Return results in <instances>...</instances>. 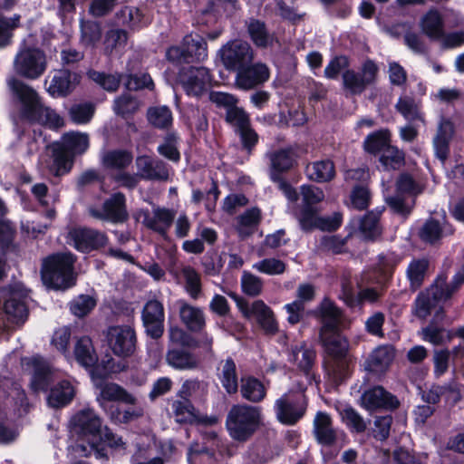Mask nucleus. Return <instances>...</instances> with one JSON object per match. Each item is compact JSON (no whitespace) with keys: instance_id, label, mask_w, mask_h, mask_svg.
Wrapping results in <instances>:
<instances>
[{"instance_id":"f257e3e1","label":"nucleus","mask_w":464,"mask_h":464,"mask_svg":"<svg viewBox=\"0 0 464 464\" xmlns=\"http://www.w3.org/2000/svg\"><path fill=\"white\" fill-rule=\"evenodd\" d=\"M6 83L12 93L21 102L20 115L23 119L51 129L63 126V119L43 102L41 96L33 87L15 76H10Z\"/></svg>"},{"instance_id":"f03ea898","label":"nucleus","mask_w":464,"mask_h":464,"mask_svg":"<svg viewBox=\"0 0 464 464\" xmlns=\"http://www.w3.org/2000/svg\"><path fill=\"white\" fill-rule=\"evenodd\" d=\"M75 261V256L70 252L53 254L44 259L41 270L44 283L54 289H67L74 285Z\"/></svg>"},{"instance_id":"7ed1b4c3","label":"nucleus","mask_w":464,"mask_h":464,"mask_svg":"<svg viewBox=\"0 0 464 464\" xmlns=\"http://www.w3.org/2000/svg\"><path fill=\"white\" fill-rule=\"evenodd\" d=\"M208 57V44L198 34H187L181 45L169 47L166 52V58L173 63H189L202 62Z\"/></svg>"},{"instance_id":"20e7f679","label":"nucleus","mask_w":464,"mask_h":464,"mask_svg":"<svg viewBox=\"0 0 464 464\" xmlns=\"http://www.w3.org/2000/svg\"><path fill=\"white\" fill-rule=\"evenodd\" d=\"M46 56L37 48H25L20 51L14 60V72L25 79L35 80L45 72Z\"/></svg>"},{"instance_id":"39448f33","label":"nucleus","mask_w":464,"mask_h":464,"mask_svg":"<svg viewBox=\"0 0 464 464\" xmlns=\"http://www.w3.org/2000/svg\"><path fill=\"white\" fill-rule=\"evenodd\" d=\"M319 336L326 353L334 360L329 365L331 371L336 377H341L343 371L347 367V340L338 333V330L320 332Z\"/></svg>"},{"instance_id":"423d86ee","label":"nucleus","mask_w":464,"mask_h":464,"mask_svg":"<svg viewBox=\"0 0 464 464\" xmlns=\"http://www.w3.org/2000/svg\"><path fill=\"white\" fill-rule=\"evenodd\" d=\"M71 430L82 440L100 442L102 439V419L92 409H84L73 415L70 420Z\"/></svg>"},{"instance_id":"0eeeda50","label":"nucleus","mask_w":464,"mask_h":464,"mask_svg":"<svg viewBox=\"0 0 464 464\" xmlns=\"http://www.w3.org/2000/svg\"><path fill=\"white\" fill-rule=\"evenodd\" d=\"M260 424L257 407L239 405L234 407V440L246 441L256 432Z\"/></svg>"},{"instance_id":"6e6552de","label":"nucleus","mask_w":464,"mask_h":464,"mask_svg":"<svg viewBox=\"0 0 464 464\" xmlns=\"http://www.w3.org/2000/svg\"><path fill=\"white\" fill-rule=\"evenodd\" d=\"M109 347L119 357H130L136 351L137 337L134 329L129 325H114L106 334Z\"/></svg>"},{"instance_id":"1a4fd4ad","label":"nucleus","mask_w":464,"mask_h":464,"mask_svg":"<svg viewBox=\"0 0 464 464\" xmlns=\"http://www.w3.org/2000/svg\"><path fill=\"white\" fill-rule=\"evenodd\" d=\"M68 237L73 247L82 253L100 250L109 243L105 232L87 227L72 228Z\"/></svg>"},{"instance_id":"9d476101","label":"nucleus","mask_w":464,"mask_h":464,"mask_svg":"<svg viewBox=\"0 0 464 464\" xmlns=\"http://www.w3.org/2000/svg\"><path fill=\"white\" fill-rule=\"evenodd\" d=\"M88 213L95 219L110 221L114 224L123 223L129 218L126 198L121 192L114 193L107 198L102 204V210L90 207Z\"/></svg>"},{"instance_id":"9b49d317","label":"nucleus","mask_w":464,"mask_h":464,"mask_svg":"<svg viewBox=\"0 0 464 464\" xmlns=\"http://www.w3.org/2000/svg\"><path fill=\"white\" fill-rule=\"evenodd\" d=\"M179 82L188 95L200 97L211 87L212 77L207 67L190 66L180 71Z\"/></svg>"},{"instance_id":"f8f14e48","label":"nucleus","mask_w":464,"mask_h":464,"mask_svg":"<svg viewBox=\"0 0 464 464\" xmlns=\"http://www.w3.org/2000/svg\"><path fill=\"white\" fill-rule=\"evenodd\" d=\"M234 299L244 317L250 318L255 315L266 334H275L277 333L278 326L274 313L263 301L256 300L249 305L248 303L241 297L234 296Z\"/></svg>"},{"instance_id":"ddd939ff","label":"nucleus","mask_w":464,"mask_h":464,"mask_svg":"<svg viewBox=\"0 0 464 464\" xmlns=\"http://www.w3.org/2000/svg\"><path fill=\"white\" fill-rule=\"evenodd\" d=\"M378 67L371 60L366 61L361 72L347 70L343 74V87L351 94H361L368 85L372 84L377 76Z\"/></svg>"},{"instance_id":"4468645a","label":"nucleus","mask_w":464,"mask_h":464,"mask_svg":"<svg viewBox=\"0 0 464 464\" xmlns=\"http://www.w3.org/2000/svg\"><path fill=\"white\" fill-rule=\"evenodd\" d=\"M142 324L145 333L152 339H159L164 334L165 313L163 304L152 299L148 301L141 312Z\"/></svg>"},{"instance_id":"2eb2a0df","label":"nucleus","mask_w":464,"mask_h":464,"mask_svg":"<svg viewBox=\"0 0 464 464\" xmlns=\"http://www.w3.org/2000/svg\"><path fill=\"white\" fill-rule=\"evenodd\" d=\"M135 165L141 179L150 181H167L169 179L171 168L162 160L148 155L138 156Z\"/></svg>"},{"instance_id":"dca6fc26","label":"nucleus","mask_w":464,"mask_h":464,"mask_svg":"<svg viewBox=\"0 0 464 464\" xmlns=\"http://www.w3.org/2000/svg\"><path fill=\"white\" fill-rule=\"evenodd\" d=\"M448 299V296L435 282L417 295L412 307V314L420 320H425L440 302Z\"/></svg>"},{"instance_id":"f3484780","label":"nucleus","mask_w":464,"mask_h":464,"mask_svg":"<svg viewBox=\"0 0 464 464\" xmlns=\"http://www.w3.org/2000/svg\"><path fill=\"white\" fill-rule=\"evenodd\" d=\"M237 71L236 85L245 91L262 85L270 76L268 67L261 63L237 67Z\"/></svg>"},{"instance_id":"a211bd4d","label":"nucleus","mask_w":464,"mask_h":464,"mask_svg":"<svg viewBox=\"0 0 464 464\" xmlns=\"http://www.w3.org/2000/svg\"><path fill=\"white\" fill-rule=\"evenodd\" d=\"M276 412L278 420L284 424H295L305 412V403L303 401L283 395L276 401Z\"/></svg>"},{"instance_id":"6ab92c4d","label":"nucleus","mask_w":464,"mask_h":464,"mask_svg":"<svg viewBox=\"0 0 464 464\" xmlns=\"http://www.w3.org/2000/svg\"><path fill=\"white\" fill-rule=\"evenodd\" d=\"M171 409L175 420L178 423L212 425L217 422L216 417L200 416L191 400H176L171 403Z\"/></svg>"},{"instance_id":"aec40b11","label":"nucleus","mask_w":464,"mask_h":464,"mask_svg":"<svg viewBox=\"0 0 464 464\" xmlns=\"http://www.w3.org/2000/svg\"><path fill=\"white\" fill-rule=\"evenodd\" d=\"M361 400L362 405L370 411L377 409L395 410L400 406L397 397L382 386H375L365 391Z\"/></svg>"},{"instance_id":"412c9836","label":"nucleus","mask_w":464,"mask_h":464,"mask_svg":"<svg viewBox=\"0 0 464 464\" xmlns=\"http://www.w3.org/2000/svg\"><path fill=\"white\" fill-rule=\"evenodd\" d=\"M95 382V386L100 390L97 401L102 408L106 410V402L121 401L126 404L136 405L137 398L128 392L123 387L114 382Z\"/></svg>"},{"instance_id":"4be33fe9","label":"nucleus","mask_w":464,"mask_h":464,"mask_svg":"<svg viewBox=\"0 0 464 464\" xmlns=\"http://www.w3.org/2000/svg\"><path fill=\"white\" fill-rule=\"evenodd\" d=\"M49 79L46 91L53 97L69 95L79 83V75L65 69L56 71Z\"/></svg>"},{"instance_id":"5701e85b","label":"nucleus","mask_w":464,"mask_h":464,"mask_svg":"<svg viewBox=\"0 0 464 464\" xmlns=\"http://www.w3.org/2000/svg\"><path fill=\"white\" fill-rule=\"evenodd\" d=\"M176 211L170 208L157 207L151 213H144L143 224L146 227L160 234L164 238L174 222Z\"/></svg>"},{"instance_id":"b1692460","label":"nucleus","mask_w":464,"mask_h":464,"mask_svg":"<svg viewBox=\"0 0 464 464\" xmlns=\"http://www.w3.org/2000/svg\"><path fill=\"white\" fill-rule=\"evenodd\" d=\"M34 373L31 387L36 392H47L49 386L54 382V369L42 357L34 356L30 359Z\"/></svg>"},{"instance_id":"393cba45","label":"nucleus","mask_w":464,"mask_h":464,"mask_svg":"<svg viewBox=\"0 0 464 464\" xmlns=\"http://www.w3.org/2000/svg\"><path fill=\"white\" fill-rule=\"evenodd\" d=\"M314 435L316 441L324 446H333L338 440V430L334 427L331 416L318 411L314 420Z\"/></svg>"},{"instance_id":"a878e982","label":"nucleus","mask_w":464,"mask_h":464,"mask_svg":"<svg viewBox=\"0 0 464 464\" xmlns=\"http://www.w3.org/2000/svg\"><path fill=\"white\" fill-rule=\"evenodd\" d=\"M140 68V62L138 59H131L126 66V73L124 74V86L129 91H140L154 89V82L149 73L139 74L136 72Z\"/></svg>"},{"instance_id":"bb28decb","label":"nucleus","mask_w":464,"mask_h":464,"mask_svg":"<svg viewBox=\"0 0 464 464\" xmlns=\"http://www.w3.org/2000/svg\"><path fill=\"white\" fill-rule=\"evenodd\" d=\"M318 313L322 324L320 332L338 330L342 320V312L330 299L323 300L318 307Z\"/></svg>"},{"instance_id":"cd10ccee","label":"nucleus","mask_w":464,"mask_h":464,"mask_svg":"<svg viewBox=\"0 0 464 464\" xmlns=\"http://www.w3.org/2000/svg\"><path fill=\"white\" fill-rule=\"evenodd\" d=\"M55 143L74 159L75 156L82 155L88 150L89 136L86 133L71 131L64 133L61 140Z\"/></svg>"},{"instance_id":"c85d7f7f","label":"nucleus","mask_w":464,"mask_h":464,"mask_svg":"<svg viewBox=\"0 0 464 464\" xmlns=\"http://www.w3.org/2000/svg\"><path fill=\"white\" fill-rule=\"evenodd\" d=\"M245 24L247 34L256 46L266 48L273 44L274 36L267 30L265 22L252 17Z\"/></svg>"},{"instance_id":"c756f323","label":"nucleus","mask_w":464,"mask_h":464,"mask_svg":"<svg viewBox=\"0 0 464 464\" xmlns=\"http://www.w3.org/2000/svg\"><path fill=\"white\" fill-rule=\"evenodd\" d=\"M75 396V389L69 381H62L51 388L47 403L52 408H62L70 403Z\"/></svg>"},{"instance_id":"7c9ffc66","label":"nucleus","mask_w":464,"mask_h":464,"mask_svg":"<svg viewBox=\"0 0 464 464\" xmlns=\"http://www.w3.org/2000/svg\"><path fill=\"white\" fill-rule=\"evenodd\" d=\"M394 357L392 346L383 345L376 348L365 362V369L369 372L380 373L384 372Z\"/></svg>"},{"instance_id":"2f4dec72","label":"nucleus","mask_w":464,"mask_h":464,"mask_svg":"<svg viewBox=\"0 0 464 464\" xmlns=\"http://www.w3.org/2000/svg\"><path fill=\"white\" fill-rule=\"evenodd\" d=\"M74 159L55 142L52 145V163L49 171L54 177H62L71 171Z\"/></svg>"},{"instance_id":"473e14b6","label":"nucleus","mask_w":464,"mask_h":464,"mask_svg":"<svg viewBox=\"0 0 464 464\" xmlns=\"http://www.w3.org/2000/svg\"><path fill=\"white\" fill-rule=\"evenodd\" d=\"M420 27L431 40H439L444 36V23L436 9H430L420 18Z\"/></svg>"},{"instance_id":"72a5a7b5","label":"nucleus","mask_w":464,"mask_h":464,"mask_svg":"<svg viewBox=\"0 0 464 464\" xmlns=\"http://www.w3.org/2000/svg\"><path fill=\"white\" fill-rule=\"evenodd\" d=\"M454 129L450 121L441 119L438 132L434 138L433 143L436 156L444 162L449 154V142L453 135Z\"/></svg>"},{"instance_id":"f704fd0d","label":"nucleus","mask_w":464,"mask_h":464,"mask_svg":"<svg viewBox=\"0 0 464 464\" xmlns=\"http://www.w3.org/2000/svg\"><path fill=\"white\" fill-rule=\"evenodd\" d=\"M390 33L394 36L403 34L405 44L416 53H425L427 46L421 35L417 32L411 30L408 24H401L390 29Z\"/></svg>"},{"instance_id":"c9c22d12","label":"nucleus","mask_w":464,"mask_h":464,"mask_svg":"<svg viewBox=\"0 0 464 464\" xmlns=\"http://www.w3.org/2000/svg\"><path fill=\"white\" fill-rule=\"evenodd\" d=\"M73 354L77 362L85 368H91L98 362V356L95 353L92 342L86 336L80 338L76 342Z\"/></svg>"},{"instance_id":"e433bc0d","label":"nucleus","mask_w":464,"mask_h":464,"mask_svg":"<svg viewBox=\"0 0 464 464\" xmlns=\"http://www.w3.org/2000/svg\"><path fill=\"white\" fill-rule=\"evenodd\" d=\"M179 316L182 323L193 332H199L205 326V316L203 311L187 303H181Z\"/></svg>"},{"instance_id":"4c0bfd02","label":"nucleus","mask_w":464,"mask_h":464,"mask_svg":"<svg viewBox=\"0 0 464 464\" xmlns=\"http://www.w3.org/2000/svg\"><path fill=\"white\" fill-rule=\"evenodd\" d=\"M133 160V154L127 150H111L103 153L102 163L107 169H126Z\"/></svg>"},{"instance_id":"58836bf2","label":"nucleus","mask_w":464,"mask_h":464,"mask_svg":"<svg viewBox=\"0 0 464 464\" xmlns=\"http://www.w3.org/2000/svg\"><path fill=\"white\" fill-rule=\"evenodd\" d=\"M240 392L246 400L259 402L266 395L265 385L253 376L242 377L240 380Z\"/></svg>"},{"instance_id":"ea45409f","label":"nucleus","mask_w":464,"mask_h":464,"mask_svg":"<svg viewBox=\"0 0 464 464\" xmlns=\"http://www.w3.org/2000/svg\"><path fill=\"white\" fill-rule=\"evenodd\" d=\"M166 359L170 366L179 370L195 369L198 364V358L183 348L169 350Z\"/></svg>"},{"instance_id":"a19ab883","label":"nucleus","mask_w":464,"mask_h":464,"mask_svg":"<svg viewBox=\"0 0 464 464\" xmlns=\"http://www.w3.org/2000/svg\"><path fill=\"white\" fill-rule=\"evenodd\" d=\"M305 173L309 179L316 182H327L335 175L334 166L331 160H320L308 164Z\"/></svg>"},{"instance_id":"79ce46f5","label":"nucleus","mask_w":464,"mask_h":464,"mask_svg":"<svg viewBox=\"0 0 464 464\" xmlns=\"http://www.w3.org/2000/svg\"><path fill=\"white\" fill-rule=\"evenodd\" d=\"M429 269V261L426 258L413 259L406 269V276L412 291L419 289L425 279Z\"/></svg>"},{"instance_id":"37998d69","label":"nucleus","mask_w":464,"mask_h":464,"mask_svg":"<svg viewBox=\"0 0 464 464\" xmlns=\"http://www.w3.org/2000/svg\"><path fill=\"white\" fill-rule=\"evenodd\" d=\"M261 218L260 209L252 208L238 217L237 231L239 237L244 239L252 235L259 224Z\"/></svg>"},{"instance_id":"c03bdc74","label":"nucleus","mask_w":464,"mask_h":464,"mask_svg":"<svg viewBox=\"0 0 464 464\" xmlns=\"http://www.w3.org/2000/svg\"><path fill=\"white\" fill-rule=\"evenodd\" d=\"M208 383L204 381H199L198 379L186 380L178 392V396L180 399H193L203 401L208 393Z\"/></svg>"},{"instance_id":"a18cd8bd","label":"nucleus","mask_w":464,"mask_h":464,"mask_svg":"<svg viewBox=\"0 0 464 464\" xmlns=\"http://www.w3.org/2000/svg\"><path fill=\"white\" fill-rule=\"evenodd\" d=\"M87 76L104 91L115 92L119 90L124 74L119 72L106 73L104 72L90 70L87 72Z\"/></svg>"},{"instance_id":"49530a36","label":"nucleus","mask_w":464,"mask_h":464,"mask_svg":"<svg viewBox=\"0 0 464 464\" xmlns=\"http://www.w3.org/2000/svg\"><path fill=\"white\" fill-rule=\"evenodd\" d=\"M3 312L9 322L16 324H24L28 316L25 304L14 297L5 301Z\"/></svg>"},{"instance_id":"de8ad7c7","label":"nucleus","mask_w":464,"mask_h":464,"mask_svg":"<svg viewBox=\"0 0 464 464\" xmlns=\"http://www.w3.org/2000/svg\"><path fill=\"white\" fill-rule=\"evenodd\" d=\"M380 212H368L361 220L359 231L366 240H375L382 234V227L379 223Z\"/></svg>"},{"instance_id":"09e8293b","label":"nucleus","mask_w":464,"mask_h":464,"mask_svg":"<svg viewBox=\"0 0 464 464\" xmlns=\"http://www.w3.org/2000/svg\"><path fill=\"white\" fill-rule=\"evenodd\" d=\"M80 41L84 46L93 47L102 38V27L98 22L91 20H81Z\"/></svg>"},{"instance_id":"8fccbe9b","label":"nucleus","mask_w":464,"mask_h":464,"mask_svg":"<svg viewBox=\"0 0 464 464\" xmlns=\"http://www.w3.org/2000/svg\"><path fill=\"white\" fill-rule=\"evenodd\" d=\"M139 108V100L129 93L121 94L113 101V111L116 115L122 118H127L128 116L134 114Z\"/></svg>"},{"instance_id":"3c124183","label":"nucleus","mask_w":464,"mask_h":464,"mask_svg":"<svg viewBox=\"0 0 464 464\" xmlns=\"http://www.w3.org/2000/svg\"><path fill=\"white\" fill-rule=\"evenodd\" d=\"M149 122L158 129H168L171 126L172 112L167 106H155L149 108L147 111Z\"/></svg>"},{"instance_id":"603ef678","label":"nucleus","mask_w":464,"mask_h":464,"mask_svg":"<svg viewBox=\"0 0 464 464\" xmlns=\"http://www.w3.org/2000/svg\"><path fill=\"white\" fill-rule=\"evenodd\" d=\"M385 202L393 213L404 218L411 214L415 206L413 198H411L398 192L393 196L387 197Z\"/></svg>"},{"instance_id":"864d4df0","label":"nucleus","mask_w":464,"mask_h":464,"mask_svg":"<svg viewBox=\"0 0 464 464\" xmlns=\"http://www.w3.org/2000/svg\"><path fill=\"white\" fill-rule=\"evenodd\" d=\"M390 145V131L388 130H381L372 132L367 136L364 140V150L372 154H376Z\"/></svg>"},{"instance_id":"5fc2aeb1","label":"nucleus","mask_w":464,"mask_h":464,"mask_svg":"<svg viewBox=\"0 0 464 464\" xmlns=\"http://www.w3.org/2000/svg\"><path fill=\"white\" fill-rule=\"evenodd\" d=\"M21 16L14 14L12 17L0 15V47L11 44L14 31L20 26Z\"/></svg>"},{"instance_id":"6e6d98bb","label":"nucleus","mask_w":464,"mask_h":464,"mask_svg":"<svg viewBox=\"0 0 464 464\" xmlns=\"http://www.w3.org/2000/svg\"><path fill=\"white\" fill-rule=\"evenodd\" d=\"M422 190V187L407 173L401 174L396 180V192L411 198L415 199V197L420 194Z\"/></svg>"},{"instance_id":"4d7b16f0","label":"nucleus","mask_w":464,"mask_h":464,"mask_svg":"<svg viewBox=\"0 0 464 464\" xmlns=\"http://www.w3.org/2000/svg\"><path fill=\"white\" fill-rule=\"evenodd\" d=\"M254 59V51L247 42H234V66L250 65Z\"/></svg>"},{"instance_id":"13d9d810","label":"nucleus","mask_w":464,"mask_h":464,"mask_svg":"<svg viewBox=\"0 0 464 464\" xmlns=\"http://www.w3.org/2000/svg\"><path fill=\"white\" fill-rule=\"evenodd\" d=\"M178 137L175 133H168L163 140V142L159 145L158 152L173 162H179L180 160V153L177 147Z\"/></svg>"},{"instance_id":"bf43d9fd","label":"nucleus","mask_w":464,"mask_h":464,"mask_svg":"<svg viewBox=\"0 0 464 464\" xmlns=\"http://www.w3.org/2000/svg\"><path fill=\"white\" fill-rule=\"evenodd\" d=\"M294 151L291 148L282 149L270 154L272 167L278 171H286L294 163Z\"/></svg>"},{"instance_id":"052dcab7","label":"nucleus","mask_w":464,"mask_h":464,"mask_svg":"<svg viewBox=\"0 0 464 464\" xmlns=\"http://www.w3.org/2000/svg\"><path fill=\"white\" fill-rule=\"evenodd\" d=\"M128 34L123 29L109 30L104 38V52L111 54L113 50L123 47L127 44Z\"/></svg>"},{"instance_id":"680f3d73","label":"nucleus","mask_w":464,"mask_h":464,"mask_svg":"<svg viewBox=\"0 0 464 464\" xmlns=\"http://www.w3.org/2000/svg\"><path fill=\"white\" fill-rule=\"evenodd\" d=\"M181 274L185 279L187 292L193 299H197L201 291V281L199 274L191 266H184Z\"/></svg>"},{"instance_id":"e2e57ef3","label":"nucleus","mask_w":464,"mask_h":464,"mask_svg":"<svg viewBox=\"0 0 464 464\" xmlns=\"http://www.w3.org/2000/svg\"><path fill=\"white\" fill-rule=\"evenodd\" d=\"M94 111V105L90 102H85L72 105L70 108L69 115L73 122L84 124L91 121Z\"/></svg>"},{"instance_id":"0e129e2a","label":"nucleus","mask_w":464,"mask_h":464,"mask_svg":"<svg viewBox=\"0 0 464 464\" xmlns=\"http://www.w3.org/2000/svg\"><path fill=\"white\" fill-rule=\"evenodd\" d=\"M295 215L303 230L310 231L316 227L319 216L315 208L302 206L300 210L295 212Z\"/></svg>"},{"instance_id":"69168bd1","label":"nucleus","mask_w":464,"mask_h":464,"mask_svg":"<svg viewBox=\"0 0 464 464\" xmlns=\"http://www.w3.org/2000/svg\"><path fill=\"white\" fill-rule=\"evenodd\" d=\"M404 153L398 148L389 145L382 154L380 161L386 169H396L404 164Z\"/></svg>"},{"instance_id":"338daca9","label":"nucleus","mask_w":464,"mask_h":464,"mask_svg":"<svg viewBox=\"0 0 464 464\" xmlns=\"http://www.w3.org/2000/svg\"><path fill=\"white\" fill-rule=\"evenodd\" d=\"M292 360L297 364L299 369L307 372L314 361L315 353L314 350L304 346L295 347L292 351Z\"/></svg>"},{"instance_id":"774afa93","label":"nucleus","mask_w":464,"mask_h":464,"mask_svg":"<svg viewBox=\"0 0 464 464\" xmlns=\"http://www.w3.org/2000/svg\"><path fill=\"white\" fill-rule=\"evenodd\" d=\"M396 110L408 121L420 119L418 104L409 96L401 97L395 105Z\"/></svg>"}]
</instances>
